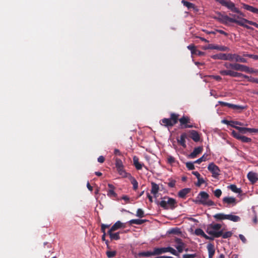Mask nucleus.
<instances>
[{
    "mask_svg": "<svg viewBox=\"0 0 258 258\" xmlns=\"http://www.w3.org/2000/svg\"><path fill=\"white\" fill-rule=\"evenodd\" d=\"M235 128L239 131V133L245 134L247 132L258 133V128H252L243 127H235Z\"/></svg>",
    "mask_w": 258,
    "mask_h": 258,
    "instance_id": "obj_13",
    "label": "nucleus"
},
{
    "mask_svg": "<svg viewBox=\"0 0 258 258\" xmlns=\"http://www.w3.org/2000/svg\"><path fill=\"white\" fill-rule=\"evenodd\" d=\"M247 177L248 180L253 184L258 180V174L252 171L248 173Z\"/></svg>",
    "mask_w": 258,
    "mask_h": 258,
    "instance_id": "obj_16",
    "label": "nucleus"
},
{
    "mask_svg": "<svg viewBox=\"0 0 258 258\" xmlns=\"http://www.w3.org/2000/svg\"><path fill=\"white\" fill-rule=\"evenodd\" d=\"M194 162L192 163L191 162H188L186 163V167L188 169V170H192L195 169V166L194 165Z\"/></svg>",
    "mask_w": 258,
    "mask_h": 258,
    "instance_id": "obj_48",
    "label": "nucleus"
},
{
    "mask_svg": "<svg viewBox=\"0 0 258 258\" xmlns=\"http://www.w3.org/2000/svg\"><path fill=\"white\" fill-rule=\"evenodd\" d=\"M232 135L234 138L242 143H250L252 142L251 138L243 136L242 134L236 132L235 131H232Z\"/></svg>",
    "mask_w": 258,
    "mask_h": 258,
    "instance_id": "obj_8",
    "label": "nucleus"
},
{
    "mask_svg": "<svg viewBox=\"0 0 258 258\" xmlns=\"http://www.w3.org/2000/svg\"><path fill=\"white\" fill-rule=\"evenodd\" d=\"M147 220L145 219H132L128 221L130 224L132 225L133 224L137 225H141L145 222H146Z\"/></svg>",
    "mask_w": 258,
    "mask_h": 258,
    "instance_id": "obj_33",
    "label": "nucleus"
},
{
    "mask_svg": "<svg viewBox=\"0 0 258 258\" xmlns=\"http://www.w3.org/2000/svg\"><path fill=\"white\" fill-rule=\"evenodd\" d=\"M205 183V180L203 178L199 177L198 179V182L196 184V185L198 186H200L202 184Z\"/></svg>",
    "mask_w": 258,
    "mask_h": 258,
    "instance_id": "obj_54",
    "label": "nucleus"
},
{
    "mask_svg": "<svg viewBox=\"0 0 258 258\" xmlns=\"http://www.w3.org/2000/svg\"><path fill=\"white\" fill-rule=\"evenodd\" d=\"M182 3L184 6L186 7L188 9L194 8L195 6L194 4H193L192 3H189L184 0L182 1Z\"/></svg>",
    "mask_w": 258,
    "mask_h": 258,
    "instance_id": "obj_41",
    "label": "nucleus"
},
{
    "mask_svg": "<svg viewBox=\"0 0 258 258\" xmlns=\"http://www.w3.org/2000/svg\"><path fill=\"white\" fill-rule=\"evenodd\" d=\"M219 104L222 106H227L229 108L231 103H229L225 102H223V101H219Z\"/></svg>",
    "mask_w": 258,
    "mask_h": 258,
    "instance_id": "obj_58",
    "label": "nucleus"
},
{
    "mask_svg": "<svg viewBox=\"0 0 258 258\" xmlns=\"http://www.w3.org/2000/svg\"><path fill=\"white\" fill-rule=\"evenodd\" d=\"M235 110H243L245 108L244 106L230 104V107Z\"/></svg>",
    "mask_w": 258,
    "mask_h": 258,
    "instance_id": "obj_40",
    "label": "nucleus"
},
{
    "mask_svg": "<svg viewBox=\"0 0 258 258\" xmlns=\"http://www.w3.org/2000/svg\"><path fill=\"white\" fill-rule=\"evenodd\" d=\"M227 215L224 214L223 213H218L213 216L214 218L217 220H224L226 219Z\"/></svg>",
    "mask_w": 258,
    "mask_h": 258,
    "instance_id": "obj_36",
    "label": "nucleus"
},
{
    "mask_svg": "<svg viewBox=\"0 0 258 258\" xmlns=\"http://www.w3.org/2000/svg\"><path fill=\"white\" fill-rule=\"evenodd\" d=\"M209 195L204 191H201L196 198L193 200V202L197 204H201L205 206H212L215 205L213 201L209 200Z\"/></svg>",
    "mask_w": 258,
    "mask_h": 258,
    "instance_id": "obj_2",
    "label": "nucleus"
},
{
    "mask_svg": "<svg viewBox=\"0 0 258 258\" xmlns=\"http://www.w3.org/2000/svg\"><path fill=\"white\" fill-rule=\"evenodd\" d=\"M179 116L178 114L172 112L170 114V118L161 119L160 123L167 128L171 127L178 122Z\"/></svg>",
    "mask_w": 258,
    "mask_h": 258,
    "instance_id": "obj_3",
    "label": "nucleus"
},
{
    "mask_svg": "<svg viewBox=\"0 0 258 258\" xmlns=\"http://www.w3.org/2000/svg\"><path fill=\"white\" fill-rule=\"evenodd\" d=\"M136 216L139 218H143L145 217L144 212L141 209H138L137 211Z\"/></svg>",
    "mask_w": 258,
    "mask_h": 258,
    "instance_id": "obj_43",
    "label": "nucleus"
},
{
    "mask_svg": "<svg viewBox=\"0 0 258 258\" xmlns=\"http://www.w3.org/2000/svg\"><path fill=\"white\" fill-rule=\"evenodd\" d=\"M207 249L208 251L209 258H213L215 252L214 245L211 243H209L207 245Z\"/></svg>",
    "mask_w": 258,
    "mask_h": 258,
    "instance_id": "obj_23",
    "label": "nucleus"
},
{
    "mask_svg": "<svg viewBox=\"0 0 258 258\" xmlns=\"http://www.w3.org/2000/svg\"><path fill=\"white\" fill-rule=\"evenodd\" d=\"M207 160V156H205L204 154L203 156H202L201 158L197 160L194 162L195 163H198L200 164L203 161H205Z\"/></svg>",
    "mask_w": 258,
    "mask_h": 258,
    "instance_id": "obj_46",
    "label": "nucleus"
},
{
    "mask_svg": "<svg viewBox=\"0 0 258 258\" xmlns=\"http://www.w3.org/2000/svg\"><path fill=\"white\" fill-rule=\"evenodd\" d=\"M157 204L165 210L169 209L173 210L177 207L176 200L168 197H164L163 200L160 202H157Z\"/></svg>",
    "mask_w": 258,
    "mask_h": 258,
    "instance_id": "obj_4",
    "label": "nucleus"
},
{
    "mask_svg": "<svg viewBox=\"0 0 258 258\" xmlns=\"http://www.w3.org/2000/svg\"><path fill=\"white\" fill-rule=\"evenodd\" d=\"M129 178H131V183H132V184L133 185V189L134 190H137L138 187V181H137V180L134 177H133L132 176H131V177H129Z\"/></svg>",
    "mask_w": 258,
    "mask_h": 258,
    "instance_id": "obj_38",
    "label": "nucleus"
},
{
    "mask_svg": "<svg viewBox=\"0 0 258 258\" xmlns=\"http://www.w3.org/2000/svg\"><path fill=\"white\" fill-rule=\"evenodd\" d=\"M228 54L220 53L211 56L214 59L228 60Z\"/></svg>",
    "mask_w": 258,
    "mask_h": 258,
    "instance_id": "obj_21",
    "label": "nucleus"
},
{
    "mask_svg": "<svg viewBox=\"0 0 258 258\" xmlns=\"http://www.w3.org/2000/svg\"><path fill=\"white\" fill-rule=\"evenodd\" d=\"M117 171L118 173V174L121 175L122 177H131V174L130 173H127L124 169V166L123 167H120V168H117Z\"/></svg>",
    "mask_w": 258,
    "mask_h": 258,
    "instance_id": "obj_27",
    "label": "nucleus"
},
{
    "mask_svg": "<svg viewBox=\"0 0 258 258\" xmlns=\"http://www.w3.org/2000/svg\"><path fill=\"white\" fill-rule=\"evenodd\" d=\"M98 162H99V163H102L104 162L105 161V158L103 156H100L98 158Z\"/></svg>",
    "mask_w": 258,
    "mask_h": 258,
    "instance_id": "obj_59",
    "label": "nucleus"
},
{
    "mask_svg": "<svg viewBox=\"0 0 258 258\" xmlns=\"http://www.w3.org/2000/svg\"><path fill=\"white\" fill-rule=\"evenodd\" d=\"M220 74L223 76H228V70L220 71Z\"/></svg>",
    "mask_w": 258,
    "mask_h": 258,
    "instance_id": "obj_63",
    "label": "nucleus"
},
{
    "mask_svg": "<svg viewBox=\"0 0 258 258\" xmlns=\"http://www.w3.org/2000/svg\"><path fill=\"white\" fill-rule=\"evenodd\" d=\"M116 252L115 251H107L106 255L108 258H112L116 255Z\"/></svg>",
    "mask_w": 258,
    "mask_h": 258,
    "instance_id": "obj_50",
    "label": "nucleus"
},
{
    "mask_svg": "<svg viewBox=\"0 0 258 258\" xmlns=\"http://www.w3.org/2000/svg\"><path fill=\"white\" fill-rule=\"evenodd\" d=\"M178 121L180 122L181 128H192L194 125L190 122V119L187 116H183L180 118H178Z\"/></svg>",
    "mask_w": 258,
    "mask_h": 258,
    "instance_id": "obj_6",
    "label": "nucleus"
},
{
    "mask_svg": "<svg viewBox=\"0 0 258 258\" xmlns=\"http://www.w3.org/2000/svg\"><path fill=\"white\" fill-rule=\"evenodd\" d=\"M175 162V158L170 155L167 156V162L170 164H172Z\"/></svg>",
    "mask_w": 258,
    "mask_h": 258,
    "instance_id": "obj_52",
    "label": "nucleus"
},
{
    "mask_svg": "<svg viewBox=\"0 0 258 258\" xmlns=\"http://www.w3.org/2000/svg\"><path fill=\"white\" fill-rule=\"evenodd\" d=\"M246 69H247L246 66L238 63H234V70L245 72V71H246Z\"/></svg>",
    "mask_w": 258,
    "mask_h": 258,
    "instance_id": "obj_25",
    "label": "nucleus"
},
{
    "mask_svg": "<svg viewBox=\"0 0 258 258\" xmlns=\"http://www.w3.org/2000/svg\"><path fill=\"white\" fill-rule=\"evenodd\" d=\"M175 180H171L170 182H169L167 184L169 187H174L175 185Z\"/></svg>",
    "mask_w": 258,
    "mask_h": 258,
    "instance_id": "obj_57",
    "label": "nucleus"
},
{
    "mask_svg": "<svg viewBox=\"0 0 258 258\" xmlns=\"http://www.w3.org/2000/svg\"><path fill=\"white\" fill-rule=\"evenodd\" d=\"M195 233L198 236H201L205 238L206 239L213 240H214V237L213 236H209L206 235L204 231L201 228H197L195 231Z\"/></svg>",
    "mask_w": 258,
    "mask_h": 258,
    "instance_id": "obj_15",
    "label": "nucleus"
},
{
    "mask_svg": "<svg viewBox=\"0 0 258 258\" xmlns=\"http://www.w3.org/2000/svg\"><path fill=\"white\" fill-rule=\"evenodd\" d=\"M239 237L240 239L243 242V243H245L246 241V239L245 237L242 234H239Z\"/></svg>",
    "mask_w": 258,
    "mask_h": 258,
    "instance_id": "obj_61",
    "label": "nucleus"
},
{
    "mask_svg": "<svg viewBox=\"0 0 258 258\" xmlns=\"http://www.w3.org/2000/svg\"><path fill=\"white\" fill-rule=\"evenodd\" d=\"M204 54H205L204 52L201 51L198 49L196 50V53H195V54L198 55L199 56H202V55H204Z\"/></svg>",
    "mask_w": 258,
    "mask_h": 258,
    "instance_id": "obj_60",
    "label": "nucleus"
},
{
    "mask_svg": "<svg viewBox=\"0 0 258 258\" xmlns=\"http://www.w3.org/2000/svg\"><path fill=\"white\" fill-rule=\"evenodd\" d=\"M175 242L177 244L175 246L176 248L179 253H181L183 249H185V244L182 241V239L179 238H176L174 240Z\"/></svg>",
    "mask_w": 258,
    "mask_h": 258,
    "instance_id": "obj_11",
    "label": "nucleus"
},
{
    "mask_svg": "<svg viewBox=\"0 0 258 258\" xmlns=\"http://www.w3.org/2000/svg\"><path fill=\"white\" fill-rule=\"evenodd\" d=\"M226 219L229 220L230 221H233V222H238L240 220V218L238 216L235 215H227L226 216Z\"/></svg>",
    "mask_w": 258,
    "mask_h": 258,
    "instance_id": "obj_35",
    "label": "nucleus"
},
{
    "mask_svg": "<svg viewBox=\"0 0 258 258\" xmlns=\"http://www.w3.org/2000/svg\"><path fill=\"white\" fill-rule=\"evenodd\" d=\"M154 255H155V254H154V249L153 251H143L138 253V256L140 257H148Z\"/></svg>",
    "mask_w": 258,
    "mask_h": 258,
    "instance_id": "obj_30",
    "label": "nucleus"
},
{
    "mask_svg": "<svg viewBox=\"0 0 258 258\" xmlns=\"http://www.w3.org/2000/svg\"><path fill=\"white\" fill-rule=\"evenodd\" d=\"M213 192L214 196L218 198H220L222 195V191L220 189H216Z\"/></svg>",
    "mask_w": 258,
    "mask_h": 258,
    "instance_id": "obj_51",
    "label": "nucleus"
},
{
    "mask_svg": "<svg viewBox=\"0 0 258 258\" xmlns=\"http://www.w3.org/2000/svg\"><path fill=\"white\" fill-rule=\"evenodd\" d=\"M187 47L189 50H190L192 54H195L197 49L194 44L189 45Z\"/></svg>",
    "mask_w": 258,
    "mask_h": 258,
    "instance_id": "obj_47",
    "label": "nucleus"
},
{
    "mask_svg": "<svg viewBox=\"0 0 258 258\" xmlns=\"http://www.w3.org/2000/svg\"><path fill=\"white\" fill-rule=\"evenodd\" d=\"M168 252H170L171 254L175 256L179 255V252H178V251H176L175 249H174L173 248L170 246H168Z\"/></svg>",
    "mask_w": 258,
    "mask_h": 258,
    "instance_id": "obj_42",
    "label": "nucleus"
},
{
    "mask_svg": "<svg viewBox=\"0 0 258 258\" xmlns=\"http://www.w3.org/2000/svg\"><path fill=\"white\" fill-rule=\"evenodd\" d=\"M203 150V147L199 146L195 148L194 151L189 155L188 157L191 159L196 158L202 152Z\"/></svg>",
    "mask_w": 258,
    "mask_h": 258,
    "instance_id": "obj_18",
    "label": "nucleus"
},
{
    "mask_svg": "<svg viewBox=\"0 0 258 258\" xmlns=\"http://www.w3.org/2000/svg\"><path fill=\"white\" fill-rule=\"evenodd\" d=\"M166 252H168V247H156L154 248V254H155V255L159 256L160 255Z\"/></svg>",
    "mask_w": 258,
    "mask_h": 258,
    "instance_id": "obj_17",
    "label": "nucleus"
},
{
    "mask_svg": "<svg viewBox=\"0 0 258 258\" xmlns=\"http://www.w3.org/2000/svg\"><path fill=\"white\" fill-rule=\"evenodd\" d=\"M221 227L222 225L220 224H211L208 225L206 232L210 235L213 236L214 238L222 236L223 238L225 239L232 236V232L227 231L223 233L222 230H220Z\"/></svg>",
    "mask_w": 258,
    "mask_h": 258,
    "instance_id": "obj_1",
    "label": "nucleus"
},
{
    "mask_svg": "<svg viewBox=\"0 0 258 258\" xmlns=\"http://www.w3.org/2000/svg\"><path fill=\"white\" fill-rule=\"evenodd\" d=\"M152 188L151 190V192L154 195L155 198L157 197L156 195L157 194L159 190V185L154 182H151Z\"/></svg>",
    "mask_w": 258,
    "mask_h": 258,
    "instance_id": "obj_28",
    "label": "nucleus"
},
{
    "mask_svg": "<svg viewBox=\"0 0 258 258\" xmlns=\"http://www.w3.org/2000/svg\"><path fill=\"white\" fill-rule=\"evenodd\" d=\"M223 202L225 203L228 204V205L232 204L235 205L236 199L233 197H225L223 199Z\"/></svg>",
    "mask_w": 258,
    "mask_h": 258,
    "instance_id": "obj_32",
    "label": "nucleus"
},
{
    "mask_svg": "<svg viewBox=\"0 0 258 258\" xmlns=\"http://www.w3.org/2000/svg\"><path fill=\"white\" fill-rule=\"evenodd\" d=\"M181 233L180 229L178 228H172L169 231L170 234H178Z\"/></svg>",
    "mask_w": 258,
    "mask_h": 258,
    "instance_id": "obj_44",
    "label": "nucleus"
},
{
    "mask_svg": "<svg viewBox=\"0 0 258 258\" xmlns=\"http://www.w3.org/2000/svg\"><path fill=\"white\" fill-rule=\"evenodd\" d=\"M107 196L110 197H116L117 196V194L114 192V189H109L107 191Z\"/></svg>",
    "mask_w": 258,
    "mask_h": 258,
    "instance_id": "obj_49",
    "label": "nucleus"
},
{
    "mask_svg": "<svg viewBox=\"0 0 258 258\" xmlns=\"http://www.w3.org/2000/svg\"><path fill=\"white\" fill-rule=\"evenodd\" d=\"M121 199L125 201V203H129L130 198L127 196H123Z\"/></svg>",
    "mask_w": 258,
    "mask_h": 258,
    "instance_id": "obj_62",
    "label": "nucleus"
},
{
    "mask_svg": "<svg viewBox=\"0 0 258 258\" xmlns=\"http://www.w3.org/2000/svg\"><path fill=\"white\" fill-rule=\"evenodd\" d=\"M208 169L212 173V176L217 177L219 174L220 169L214 163L209 164Z\"/></svg>",
    "mask_w": 258,
    "mask_h": 258,
    "instance_id": "obj_10",
    "label": "nucleus"
},
{
    "mask_svg": "<svg viewBox=\"0 0 258 258\" xmlns=\"http://www.w3.org/2000/svg\"><path fill=\"white\" fill-rule=\"evenodd\" d=\"M205 49H216L220 51H228L229 50V48L222 45H217L212 44H209L207 46L205 47Z\"/></svg>",
    "mask_w": 258,
    "mask_h": 258,
    "instance_id": "obj_12",
    "label": "nucleus"
},
{
    "mask_svg": "<svg viewBox=\"0 0 258 258\" xmlns=\"http://www.w3.org/2000/svg\"><path fill=\"white\" fill-rule=\"evenodd\" d=\"M197 257V254H185L182 256L183 258H195Z\"/></svg>",
    "mask_w": 258,
    "mask_h": 258,
    "instance_id": "obj_53",
    "label": "nucleus"
},
{
    "mask_svg": "<svg viewBox=\"0 0 258 258\" xmlns=\"http://www.w3.org/2000/svg\"><path fill=\"white\" fill-rule=\"evenodd\" d=\"M115 167H116V169L124 166L121 159L116 158L115 159Z\"/></svg>",
    "mask_w": 258,
    "mask_h": 258,
    "instance_id": "obj_39",
    "label": "nucleus"
},
{
    "mask_svg": "<svg viewBox=\"0 0 258 258\" xmlns=\"http://www.w3.org/2000/svg\"><path fill=\"white\" fill-rule=\"evenodd\" d=\"M232 16L234 18H236L239 20H237L236 19L233 18V23H236V24L244 27L247 29H250V27L246 25L245 23H247L249 24V23H251V21L248 20L244 18H240L239 16H236L235 15H232Z\"/></svg>",
    "mask_w": 258,
    "mask_h": 258,
    "instance_id": "obj_7",
    "label": "nucleus"
},
{
    "mask_svg": "<svg viewBox=\"0 0 258 258\" xmlns=\"http://www.w3.org/2000/svg\"><path fill=\"white\" fill-rule=\"evenodd\" d=\"M247 78H244V79H247L248 81L251 83H256L258 84V79L252 77H249L246 75Z\"/></svg>",
    "mask_w": 258,
    "mask_h": 258,
    "instance_id": "obj_45",
    "label": "nucleus"
},
{
    "mask_svg": "<svg viewBox=\"0 0 258 258\" xmlns=\"http://www.w3.org/2000/svg\"><path fill=\"white\" fill-rule=\"evenodd\" d=\"M228 76L232 77L247 78L245 75L230 70H228Z\"/></svg>",
    "mask_w": 258,
    "mask_h": 258,
    "instance_id": "obj_24",
    "label": "nucleus"
},
{
    "mask_svg": "<svg viewBox=\"0 0 258 258\" xmlns=\"http://www.w3.org/2000/svg\"><path fill=\"white\" fill-rule=\"evenodd\" d=\"M247 69L245 71V73H255L257 72V70H254L252 68H250L247 66Z\"/></svg>",
    "mask_w": 258,
    "mask_h": 258,
    "instance_id": "obj_55",
    "label": "nucleus"
},
{
    "mask_svg": "<svg viewBox=\"0 0 258 258\" xmlns=\"http://www.w3.org/2000/svg\"><path fill=\"white\" fill-rule=\"evenodd\" d=\"M228 60H235L236 62H240L246 63L247 62V59L244 57H241V56L237 54H228Z\"/></svg>",
    "mask_w": 258,
    "mask_h": 258,
    "instance_id": "obj_9",
    "label": "nucleus"
},
{
    "mask_svg": "<svg viewBox=\"0 0 258 258\" xmlns=\"http://www.w3.org/2000/svg\"><path fill=\"white\" fill-rule=\"evenodd\" d=\"M108 234L109 235L110 238L111 240H118L120 239L119 233L118 232H116L115 233H112V232H109V230L108 231Z\"/></svg>",
    "mask_w": 258,
    "mask_h": 258,
    "instance_id": "obj_34",
    "label": "nucleus"
},
{
    "mask_svg": "<svg viewBox=\"0 0 258 258\" xmlns=\"http://www.w3.org/2000/svg\"><path fill=\"white\" fill-rule=\"evenodd\" d=\"M243 8L253 13L258 14V9L253 7L252 6L248 5L245 4H242Z\"/></svg>",
    "mask_w": 258,
    "mask_h": 258,
    "instance_id": "obj_31",
    "label": "nucleus"
},
{
    "mask_svg": "<svg viewBox=\"0 0 258 258\" xmlns=\"http://www.w3.org/2000/svg\"><path fill=\"white\" fill-rule=\"evenodd\" d=\"M224 66L227 69H231L233 70L234 63H231L226 62L224 64Z\"/></svg>",
    "mask_w": 258,
    "mask_h": 258,
    "instance_id": "obj_56",
    "label": "nucleus"
},
{
    "mask_svg": "<svg viewBox=\"0 0 258 258\" xmlns=\"http://www.w3.org/2000/svg\"><path fill=\"white\" fill-rule=\"evenodd\" d=\"M217 2H219L222 6L227 7L229 10H230L232 12H239V9L235 7V4L232 2L231 1H227V0H216Z\"/></svg>",
    "mask_w": 258,
    "mask_h": 258,
    "instance_id": "obj_5",
    "label": "nucleus"
},
{
    "mask_svg": "<svg viewBox=\"0 0 258 258\" xmlns=\"http://www.w3.org/2000/svg\"><path fill=\"white\" fill-rule=\"evenodd\" d=\"M218 19L222 24H227L228 22L233 23V18H230L227 15H220Z\"/></svg>",
    "mask_w": 258,
    "mask_h": 258,
    "instance_id": "obj_14",
    "label": "nucleus"
},
{
    "mask_svg": "<svg viewBox=\"0 0 258 258\" xmlns=\"http://www.w3.org/2000/svg\"><path fill=\"white\" fill-rule=\"evenodd\" d=\"M114 154L115 155H118V156H121V153L120 152V151L118 149H115L114 151Z\"/></svg>",
    "mask_w": 258,
    "mask_h": 258,
    "instance_id": "obj_64",
    "label": "nucleus"
},
{
    "mask_svg": "<svg viewBox=\"0 0 258 258\" xmlns=\"http://www.w3.org/2000/svg\"><path fill=\"white\" fill-rule=\"evenodd\" d=\"M189 137L192 139L195 142H198L200 140V136L198 132L195 130L190 131Z\"/></svg>",
    "mask_w": 258,
    "mask_h": 258,
    "instance_id": "obj_20",
    "label": "nucleus"
},
{
    "mask_svg": "<svg viewBox=\"0 0 258 258\" xmlns=\"http://www.w3.org/2000/svg\"><path fill=\"white\" fill-rule=\"evenodd\" d=\"M133 162H134V165L137 170L142 169L143 166H144V164H141L139 162V158L138 157L135 156L133 157Z\"/></svg>",
    "mask_w": 258,
    "mask_h": 258,
    "instance_id": "obj_29",
    "label": "nucleus"
},
{
    "mask_svg": "<svg viewBox=\"0 0 258 258\" xmlns=\"http://www.w3.org/2000/svg\"><path fill=\"white\" fill-rule=\"evenodd\" d=\"M228 188L230 189L232 191L235 193H240L241 190L239 188H237L236 185L231 184L228 186Z\"/></svg>",
    "mask_w": 258,
    "mask_h": 258,
    "instance_id": "obj_37",
    "label": "nucleus"
},
{
    "mask_svg": "<svg viewBox=\"0 0 258 258\" xmlns=\"http://www.w3.org/2000/svg\"><path fill=\"white\" fill-rule=\"evenodd\" d=\"M187 134L186 133H182L179 139H177L178 143L183 148H186V145L185 143V139L187 138Z\"/></svg>",
    "mask_w": 258,
    "mask_h": 258,
    "instance_id": "obj_22",
    "label": "nucleus"
},
{
    "mask_svg": "<svg viewBox=\"0 0 258 258\" xmlns=\"http://www.w3.org/2000/svg\"><path fill=\"white\" fill-rule=\"evenodd\" d=\"M125 227V224L124 223H122L120 221H118L111 227V228L109 229V232H113L118 230L119 228H124Z\"/></svg>",
    "mask_w": 258,
    "mask_h": 258,
    "instance_id": "obj_19",
    "label": "nucleus"
},
{
    "mask_svg": "<svg viewBox=\"0 0 258 258\" xmlns=\"http://www.w3.org/2000/svg\"><path fill=\"white\" fill-rule=\"evenodd\" d=\"M190 188H185L179 190L178 192V196L179 198L182 199H185L187 194L190 191Z\"/></svg>",
    "mask_w": 258,
    "mask_h": 258,
    "instance_id": "obj_26",
    "label": "nucleus"
}]
</instances>
